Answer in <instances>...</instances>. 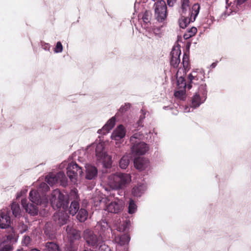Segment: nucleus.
Segmentation results:
<instances>
[{
  "label": "nucleus",
  "instance_id": "f257e3e1",
  "mask_svg": "<svg viewBox=\"0 0 251 251\" xmlns=\"http://www.w3.org/2000/svg\"><path fill=\"white\" fill-rule=\"evenodd\" d=\"M131 181V176L130 174L116 173L108 176L107 183L112 189L120 190L126 187Z\"/></svg>",
  "mask_w": 251,
  "mask_h": 251
},
{
  "label": "nucleus",
  "instance_id": "f03ea898",
  "mask_svg": "<svg viewBox=\"0 0 251 251\" xmlns=\"http://www.w3.org/2000/svg\"><path fill=\"white\" fill-rule=\"evenodd\" d=\"M206 85L204 83L201 84L198 89V91L192 98L190 107L186 106L184 112L186 113L192 111V108H196L203 103L207 98Z\"/></svg>",
  "mask_w": 251,
  "mask_h": 251
},
{
  "label": "nucleus",
  "instance_id": "7ed1b4c3",
  "mask_svg": "<svg viewBox=\"0 0 251 251\" xmlns=\"http://www.w3.org/2000/svg\"><path fill=\"white\" fill-rule=\"evenodd\" d=\"M68 197L62 193L58 189L54 190L51 195L50 201L54 209L62 207L65 209L68 204Z\"/></svg>",
  "mask_w": 251,
  "mask_h": 251
},
{
  "label": "nucleus",
  "instance_id": "20e7f679",
  "mask_svg": "<svg viewBox=\"0 0 251 251\" xmlns=\"http://www.w3.org/2000/svg\"><path fill=\"white\" fill-rule=\"evenodd\" d=\"M100 202L104 204L105 210L115 214L121 212L124 205V201L118 199H115L114 201H111L109 198H104L100 200Z\"/></svg>",
  "mask_w": 251,
  "mask_h": 251
},
{
  "label": "nucleus",
  "instance_id": "39448f33",
  "mask_svg": "<svg viewBox=\"0 0 251 251\" xmlns=\"http://www.w3.org/2000/svg\"><path fill=\"white\" fill-rule=\"evenodd\" d=\"M200 5L198 3L194 4L191 9V11L188 14L182 15L179 20V26L182 28H185L190 22H193L199 13Z\"/></svg>",
  "mask_w": 251,
  "mask_h": 251
},
{
  "label": "nucleus",
  "instance_id": "423d86ee",
  "mask_svg": "<svg viewBox=\"0 0 251 251\" xmlns=\"http://www.w3.org/2000/svg\"><path fill=\"white\" fill-rule=\"evenodd\" d=\"M155 17L156 20L160 22H163L167 18V6L165 1L160 0L156 1L154 4Z\"/></svg>",
  "mask_w": 251,
  "mask_h": 251
},
{
  "label": "nucleus",
  "instance_id": "0eeeda50",
  "mask_svg": "<svg viewBox=\"0 0 251 251\" xmlns=\"http://www.w3.org/2000/svg\"><path fill=\"white\" fill-rule=\"evenodd\" d=\"M67 170L68 176L74 184L76 182L78 176H81L83 175V171L81 167H79L75 162H71L69 164Z\"/></svg>",
  "mask_w": 251,
  "mask_h": 251
},
{
  "label": "nucleus",
  "instance_id": "6e6552de",
  "mask_svg": "<svg viewBox=\"0 0 251 251\" xmlns=\"http://www.w3.org/2000/svg\"><path fill=\"white\" fill-rule=\"evenodd\" d=\"M205 73L202 69H196L188 75V81L191 84H198L204 81Z\"/></svg>",
  "mask_w": 251,
  "mask_h": 251
},
{
  "label": "nucleus",
  "instance_id": "1a4fd4ad",
  "mask_svg": "<svg viewBox=\"0 0 251 251\" xmlns=\"http://www.w3.org/2000/svg\"><path fill=\"white\" fill-rule=\"evenodd\" d=\"M83 237L87 243L94 249H97L100 243L97 236L94 234L92 230L89 229L84 230Z\"/></svg>",
  "mask_w": 251,
  "mask_h": 251
},
{
  "label": "nucleus",
  "instance_id": "9d476101",
  "mask_svg": "<svg viewBox=\"0 0 251 251\" xmlns=\"http://www.w3.org/2000/svg\"><path fill=\"white\" fill-rule=\"evenodd\" d=\"M131 148L132 153L136 155L145 154L149 150L148 145L143 142H137L136 143H131Z\"/></svg>",
  "mask_w": 251,
  "mask_h": 251
},
{
  "label": "nucleus",
  "instance_id": "9b49d317",
  "mask_svg": "<svg viewBox=\"0 0 251 251\" xmlns=\"http://www.w3.org/2000/svg\"><path fill=\"white\" fill-rule=\"evenodd\" d=\"M10 211L7 209L0 210V228L5 229L10 226L11 220L9 216Z\"/></svg>",
  "mask_w": 251,
  "mask_h": 251
},
{
  "label": "nucleus",
  "instance_id": "f8f14e48",
  "mask_svg": "<svg viewBox=\"0 0 251 251\" xmlns=\"http://www.w3.org/2000/svg\"><path fill=\"white\" fill-rule=\"evenodd\" d=\"M181 50L180 46L174 47L171 52L170 64L174 68H177L180 62V55Z\"/></svg>",
  "mask_w": 251,
  "mask_h": 251
},
{
  "label": "nucleus",
  "instance_id": "ddd939ff",
  "mask_svg": "<svg viewBox=\"0 0 251 251\" xmlns=\"http://www.w3.org/2000/svg\"><path fill=\"white\" fill-rule=\"evenodd\" d=\"M29 200L32 203L36 205L44 204L46 205L48 201L47 197L41 198L39 192L33 190L29 193Z\"/></svg>",
  "mask_w": 251,
  "mask_h": 251
},
{
  "label": "nucleus",
  "instance_id": "4468645a",
  "mask_svg": "<svg viewBox=\"0 0 251 251\" xmlns=\"http://www.w3.org/2000/svg\"><path fill=\"white\" fill-rule=\"evenodd\" d=\"M104 145L102 143H93L87 148V151L90 153L92 152H95L97 159L99 158L103 153L106 152L104 151Z\"/></svg>",
  "mask_w": 251,
  "mask_h": 251
},
{
  "label": "nucleus",
  "instance_id": "2eb2a0df",
  "mask_svg": "<svg viewBox=\"0 0 251 251\" xmlns=\"http://www.w3.org/2000/svg\"><path fill=\"white\" fill-rule=\"evenodd\" d=\"M134 165L137 170L141 171L149 168L150 162L147 158L139 157L134 159Z\"/></svg>",
  "mask_w": 251,
  "mask_h": 251
},
{
  "label": "nucleus",
  "instance_id": "dca6fc26",
  "mask_svg": "<svg viewBox=\"0 0 251 251\" xmlns=\"http://www.w3.org/2000/svg\"><path fill=\"white\" fill-rule=\"evenodd\" d=\"M69 217L68 214L64 211H58L53 216L54 221L60 226L65 224Z\"/></svg>",
  "mask_w": 251,
  "mask_h": 251
},
{
  "label": "nucleus",
  "instance_id": "f3484780",
  "mask_svg": "<svg viewBox=\"0 0 251 251\" xmlns=\"http://www.w3.org/2000/svg\"><path fill=\"white\" fill-rule=\"evenodd\" d=\"M13 237V234L5 236L0 239V251H12V247L7 241H10Z\"/></svg>",
  "mask_w": 251,
  "mask_h": 251
},
{
  "label": "nucleus",
  "instance_id": "a211bd4d",
  "mask_svg": "<svg viewBox=\"0 0 251 251\" xmlns=\"http://www.w3.org/2000/svg\"><path fill=\"white\" fill-rule=\"evenodd\" d=\"M21 203L23 207L27 213L32 216L37 215L38 209L36 204L29 203L27 200L25 199L22 200Z\"/></svg>",
  "mask_w": 251,
  "mask_h": 251
},
{
  "label": "nucleus",
  "instance_id": "6ab92c4d",
  "mask_svg": "<svg viewBox=\"0 0 251 251\" xmlns=\"http://www.w3.org/2000/svg\"><path fill=\"white\" fill-rule=\"evenodd\" d=\"M85 167V178L87 179L91 180L95 179L97 176L98 169L95 166L90 164H86Z\"/></svg>",
  "mask_w": 251,
  "mask_h": 251
},
{
  "label": "nucleus",
  "instance_id": "aec40b11",
  "mask_svg": "<svg viewBox=\"0 0 251 251\" xmlns=\"http://www.w3.org/2000/svg\"><path fill=\"white\" fill-rule=\"evenodd\" d=\"M125 127L123 125H120L113 131L111 135V138L112 140L118 141L122 139L125 136Z\"/></svg>",
  "mask_w": 251,
  "mask_h": 251
},
{
  "label": "nucleus",
  "instance_id": "412c9836",
  "mask_svg": "<svg viewBox=\"0 0 251 251\" xmlns=\"http://www.w3.org/2000/svg\"><path fill=\"white\" fill-rule=\"evenodd\" d=\"M66 230L69 237L70 238L71 242H72L74 240H78L80 239V232L73 228V225L72 224H69L67 226Z\"/></svg>",
  "mask_w": 251,
  "mask_h": 251
},
{
  "label": "nucleus",
  "instance_id": "4be33fe9",
  "mask_svg": "<svg viewBox=\"0 0 251 251\" xmlns=\"http://www.w3.org/2000/svg\"><path fill=\"white\" fill-rule=\"evenodd\" d=\"M115 117H112L107 122L101 129L98 130V133L103 134L108 133L115 126Z\"/></svg>",
  "mask_w": 251,
  "mask_h": 251
},
{
  "label": "nucleus",
  "instance_id": "5701e85b",
  "mask_svg": "<svg viewBox=\"0 0 251 251\" xmlns=\"http://www.w3.org/2000/svg\"><path fill=\"white\" fill-rule=\"evenodd\" d=\"M147 186L145 184H137L132 190V194L134 197H140L146 191Z\"/></svg>",
  "mask_w": 251,
  "mask_h": 251
},
{
  "label": "nucleus",
  "instance_id": "b1692460",
  "mask_svg": "<svg viewBox=\"0 0 251 251\" xmlns=\"http://www.w3.org/2000/svg\"><path fill=\"white\" fill-rule=\"evenodd\" d=\"M130 240V236L127 234H124L115 238V241L120 246L128 244Z\"/></svg>",
  "mask_w": 251,
  "mask_h": 251
},
{
  "label": "nucleus",
  "instance_id": "393cba45",
  "mask_svg": "<svg viewBox=\"0 0 251 251\" xmlns=\"http://www.w3.org/2000/svg\"><path fill=\"white\" fill-rule=\"evenodd\" d=\"M226 10L222 15V17L225 18L227 16L230 15L232 12H236L238 10V8L236 6H234V5L230 6V4H228V0H226Z\"/></svg>",
  "mask_w": 251,
  "mask_h": 251
},
{
  "label": "nucleus",
  "instance_id": "a878e982",
  "mask_svg": "<svg viewBox=\"0 0 251 251\" xmlns=\"http://www.w3.org/2000/svg\"><path fill=\"white\" fill-rule=\"evenodd\" d=\"M97 159L101 161L103 165L107 167L110 166L112 163V157L107 154L106 152L103 153V154Z\"/></svg>",
  "mask_w": 251,
  "mask_h": 251
},
{
  "label": "nucleus",
  "instance_id": "bb28decb",
  "mask_svg": "<svg viewBox=\"0 0 251 251\" xmlns=\"http://www.w3.org/2000/svg\"><path fill=\"white\" fill-rule=\"evenodd\" d=\"M96 228V229L100 230V234H103L108 229L109 226L105 220H101L97 223Z\"/></svg>",
  "mask_w": 251,
  "mask_h": 251
},
{
  "label": "nucleus",
  "instance_id": "cd10ccee",
  "mask_svg": "<svg viewBox=\"0 0 251 251\" xmlns=\"http://www.w3.org/2000/svg\"><path fill=\"white\" fill-rule=\"evenodd\" d=\"M181 15H186L191 12V9H190L189 0H181Z\"/></svg>",
  "mask_w": 251,
  "mask_h": 251
},
{
  "label": "nucleus",
  "instance_id": "c85d7f7f",
  "mask_svg": "<svg viewBox=\"0 0 251 251\" xmlns=\"http://www.w3.org/2000/svg\"><path fill=\"white\" fill-rule=\"evenodd\" d=\"M11 209L13 215L15 217H20L21 214V209L18 203L15 201L13 202L11 204Z\"/></svg>",
  "mask_w": 251,
  "mask_h": 251
},
{
  "label": "nucleus",
  "instance_id": "c756f323",
  "mask_svg": "<svg viewBox=\"0 0 251 251\" xmlns=\"http://www.w3.org/2000/svg\"><path fill=\"white\" fill-rule=\"evenodd\" d=\"M177 83L179 88L184 89L187 88L188 89H190L192 87V85L190 82H189L188 84H186L185 79L182 76L177 78Z\"/></svg>",
  "mask_w": 251,
  "mask_h": 251
},
{
  "label": "nucleus",
  "instance_id": "7c9ffc66",
  "mask_svg": "<svg viewBox=\"0 0 251 251\" xmlns=\"http://www.w3.org/2000/svg\"><path fill=\"white\" fill-rule=\"evenodd\" d=\"M130 156L129 155H125L119 162V166L122 169H126L129 165Z\"/></svg>",
  "mask_w": 251,
  "mask_h": 251
},
{
  "label": "nucleus",
  "instance_id": "2f4dec72",
  "mask_svg": "<svg viewBox=\"0 0 251 251\" xmlns=\"http://www.w3.org/2000/svg\"><path fill=\"white\" fill-rule=\"evenodd\" d=\"M87 211L83 208H81L78 211L76 218L80 222H84L85 221L88 217Z\"/></svg>",
  "mask_w": 251,
  "mask_h": 251
},
{
  "label": "nucleus",
  "instance_id": "473e14b6",
  "mask_svg": "<svg viewBox=\"0 0 251 251\" xmlns=\"http://www.w3.org/2000/svg\"><path fill=\"white\" fill-rule=\"evenodd\" d=\"M79 208V204L78 202L76 200L73 201H72L69 208L70 214L73 216L75 215L78 211Z\"/></svg>",
  "mask_w": 251,
  "mask_h": 251
},
{
  "label": "nucleus",
  "instance_id": "72a5a7b5",
  "mask_svg": "<svg viewBox=\"0 0 251 251\" xmlns=\"http://www.w3.org/2000/svg\"><path fill=\"white\" fill-rule=\"evenodd\" d=\"M58 182L60 184L65 186L67 185V179L65 174L62 172H59L56 174Z\"/></svg>",
  "mask_w": 251,
  "mask_h": 251
},
{
  "label": "nucleus",
  "instance_id": "f704fd0d",
  "mask_svg": "<svg viewBox=\"0 0 251 251\" xmlns=\"http://www.w3.org/2000/svg\"><path fill=\"white\" fill-rule=\"evenodd\" d=\"M44 251H60L57 244L54 242H47Z\"/></svg>",
  "mask_w": 251,
  "mask_h": 251
},
{
  "label": "nucleus",
  "instance_id": "c9c22d12",
  "mask_svg": "<svg viewBox=\"0 0 251 251\" xmlns=\"http://www.w3.org/2000/svg\"><path fill=\"white\" fill-rule=\"evenodd\" d=\"M144 137V134L141 132H137L133 134L130 137V142L131 143H136Z\"/></svg>",
  "mask_w": 251,
  "mask_h": 251
},
{
  "label": "nucleus",
  "instance_id": "e433bc0d",
  "mask_svg": "<svg viewBox=\"0 0 251 251\" xmlns=\"http://www.w3.org/2000/svg\"><path fill=\"white\" fill-rule=\"evenodd\" d=\"M46 181L50 186H52L55 183L58 182L56 174L53 173L49 174L46 176Z\"/></svg>",
  "mask_w": 251,
  "mask_h": 251
},
{
  "label": "nucleus",
  "instance_id": "4c0bfd02",
  "mask_svg": "<svg viewBox=\"0 0 251 251\" xmlns=\"http://www.w3.org/2000/svg\"><path fill=\"white\" fill-rule=\"evenodd\" d=\"M197 32V29L195 27H192L190 29H188L183 35L185 39H188L191 37L194 36Z\"/></svg>",
  "mask_w": 251,
  "mask_h": 251
},
{
  "label": "nucleus",
  "instance_id": "58836bf2",
  "mask_svg": "<svg viewBox=\"0 0 251 251\" xmlns=\"http://www.w3.org/2000/svg\"><path fill=\"white\" fill-rule=\"evenodd\" d=\"M137 210V205L135 203L134 201L132 200H130L129 206H128V212L130 214H132L136 211Z\"/></svg>",
  "mask_w": 251,
  "mask_h": 251
},
{
  "label": "nucleus",
  "instance_id": "ea45409f",
  "mask_svg": "<svg viewBox=\"0 0 251 251\" xmlns=\"http://www.w3.org/2000/svg\"><path fill=\"white\" fill-rule=\"evenodd\" d=\"M151 18V12L146 11L142 16L143 22L146 24H148L150 22Z\"/></svg>",
  "mask_w": 251,
  "mask_h": 251
},
{
  "label": "nucleus",
  "instance_id": "a19ab883",
  "mask_svg": "<svg viewBox=\"0 0 251 251\" xmlns=\"http://www.w3.org/2000/svg\"><path fill=\"white\" fill-rule=\"evenodd\" d=\"M185 92L184 89L177 91L175 92L174 95L176 98L179 99L181 100H184L185 98Z\"/></svg>",
  "mask_w": 251,
  "mask_h": 251
},
{
  "label": "nucleus",
  "instance_id": "79ce46f5",
  "mask_svg": "<svg viewBox=\"0 0 251 251\" xmlns=\"http://www.w3.org/2000/svg\"><path fill=\"white\" fill-rule=\"evenodd\" d=\"M182 64L185 70L189 69V57L186 53L183 54Z\"/></svg>",
  "mask_w": 251,
  "mask_h": 251
},
{
  "label": "nucleus",
  "instance_id": "37998d69",
  "mask_svg": "<svg viewBox=\"0 0 251 251\" xmlns=\"http://www.w3.org/2000/svg\"><path fill=\"white\" fill-rule=\"evenodd\" d=\"M129 221H126L121 225V226H119V227H118L117 229L120 232H124L129 227Z\"/></svg>",
  "mask_w": 251,
  "mask_h": 251
},
{
  "label": "nucleus",
  "instance_id": "c03bdc74",
  "mask_svg": "<svg viewBox=\"0 0 251 251\" xmlns=\"http://www.w3.org/2000/svg\"><path fill=\"white\" fill-rule=\"evenodd\" d=\"M162 26H154L152 28V31L155 35L160 37L162 33Z\"/></svg>",
  "mask_w": 251,
  "mask_h": 251
},
{
  "label": "nucleus",
  "instance_id": "a18cd8bd",
  "mask_svg": "<svg viewBox=\"0 0 251 251\" xmlns=\"http://www.w3.org/2000/svg\"><path fill=\"white\" fill-rule=\"evenodd\" d=\"M130 105L129 103H126L124 105L122 106L119 110V112L116 114V116L119 114V113L122 114L126 112L128 109H129Z\"/></svg>",
  "mask_w": 251,
  "mask_h": 251
},
{
  "label": "nucleus",
  "instance_id": "49530a36",
  "mask_svg": "<svg viewBox=\"0 0 251 251\" xmlns=\"http://www.w3.org/2000/svg\"><path fill=\"white\" fill-rule=\"evenodd\" d=\"M97 249V251H110V248L102 243H100Z\"/></svg>",
  "mask_w": 251,
  "mask_h": 251
},
{
  "label": "nucleus",
  "instance_id": "de8ad7c7",
  "mask_svg": "<svg viewBox=\"0 0 251 251\" xmlns=\"http://www.w3.org/2000/svg\"><path fill=\"white\" fill-rule=\"evenodd\" d=\"M141 112L142 113V115L140 116L139 120L137 123L136 125H137L138 126L143 127V125H142V121L145 118L146 112L143 109L141 110Z\"/></svg>",
  "mask_w": 251,
  "mask_h": 251
},
{
  "label": "nucleus",
  "instance_id": "09e8293b",
  "mask_svg": "<svg viewBox=\"0 0 251 251\" xmlns=\"http://www.w3.org/2000/svg\"><path fill=\"white\" fill-rule=\"evenodd\" d=\"M63 50V46L60 42H57L54 49L55 53H60Z\"/></svg>",
  "mask_w": 251,
  "mask_h": 251
},
{
  "label": "nucleus",
  "instance_id": "8fccbe9b",
  "mask_svg": "<svg viewBox=\"0 0 251 251\" xmlns=\"http://www.w3.org/2000/svg\"><path fill=\"white\" fill-rule=\"evenodd\" d=\"M39 188L45 192L48 191L50 189L48 185L45 182L41 183L39 185Z\"/></svg>",
  "mask_w": 251,
  "mask_h": 251
},
{
  "label": "nucleus",
  "instance_id": "3c124183",
  "mask_svg": "<svg viewBox=\"0 0 251 251\" xmlns=\"http://www.w3.org/2000/svg\"><path fill=\"white\" fill-rule=\"evenodd\" d=\"M19 228L20 232L21 233H23L25 232L27 230L28 227L26 225L22 223V224H20Z\"/></svg>",
  "mask_w": 251,
  "mask_h": 251
},
{
  "label": "nucleus",
  "instance_id": "603ef678",
  "mask_svg": "<svg viewBox=\"0 0 251 251\" xmlns=\"http://www.w3.org/2000/svg\"><path fill=\"white\" fill-rule=\"evenodd\" d=\"M30 242V238L29 236H25L23 240V244L25 246H27Z\"/></svg>",
  "mask_w": 251,
  "mask_h": 251
},
{
  "label": "nucleus",
  "instance_id": "864d4df0",
  "mask_svg": "<svg viewBox=\"0 0 251 251\" xmlns=\"http://www.w3.org/2000/svg\"><path fill=\"white\" fill-rule=\"evenodd\" d=\"M41 46L42 48L45 50H50V45L48 43H41Z\"/></svg>",
  "mask_w": 251,
  "mask_h": 251
},
{
  "label": "nucleus",
  "instance_id": "5fc2aeb1",
  "mask_svg": "<svg viewBox=\"0 0 251 251\" xmlns=\"http://www.w3.org/2000/svg\"><path fill=\"white\" fill-rule=\"evenodd\" d=\"M26 191H27L25 190H23L21 191L20 192H18L16 195L17 199H18V198H20L21 197H22L23 194H25L26 193Z\"/></svg>",
  "mask_w": 251,
  "mask_h": 251
},
{
  "label": "nucleus",
  "instance_id": "6e6d98bb",
  "mask_svg": "<svg viewBox=\"0 0 251 251\" xmlns=\"http://www.w3.org/2000/svg\"><path fill=\"white\" fill-rule=\"evenodd\" d=\"M70 196H74V197H75L74 198H75L76 199H77V195L76 190H72L71 192H70Z\"/></svg>",
  "mask_w": 251,
  "mask_h": 251
},
{
  "label": "nucleus",
  "instance_id": "4d7b16f0",
  "mask_svg": "<svg viewBox=\"0 0 251 251\" xmlns=\"http://www.w3.org/2000/svg\"><path fill=\"white\" fill-rule=\"evenodd\" d=\"M176 2V0H167L168 5L169 6H173Z\"/></svg>",
  "mask_w": 251,
  "mask_h": 251
},
{
  "label": "nucleus",
  "instance_id": "13d9d810",
  "mask_svg": "<svg viewBox=\"0 0 251 251\" xmlns=\"http://www.w3.org/2000/svg\"><path fill=\"white\" fill-rule=\"evenodd\" d=\"M247 0H237V4L240 5L245 2Z\"/></svg>",
  "mask_w": 251,
  "mask_h": 251
},
{
  "label": "nucleus",
  "instance_id": "bf43d9fd",
  "mask_svg": "<svg viewBox=\"0 0 251 251\" xmlns=\"http://www.w3.org/2000/svg\"><path fill=\"white\" fill-rule=\"evenodd\" d=\"M217 62H214L212 64H211V65L210 66V67L212 69H213L215 67H216V66H217Z\"/></svg>",
  "mask_w": 251,
  "mask_h": 251
},
{
  "label": "nucleus",
  "instance_id": "052dcab7",
  "mask_svg": "<svg viewBox=\"0 0 251 251\" xmlns=\"http://www.w3.org/2000/svg\"><path fill=\"white\" fill-rule=\"evenodd\" d=\"M70 251H74L75 250V247H71L70 249H68Z\"/></svg>",
  "mask_w": 251,
  "mask_h": 251
},
{
  "label": "nucleus",
  "instance_id": "680f3d73",
  "mask_svg": "<svg viewBox=\"0 0 251 251\" xmlns=\"http://www.w3.org/2000/svg\"><path fill=\"white\" fill-rule=\"evenodd\" d=\"M30 251H39L36 249H33L31 250Z\"/></svg>",
  "mask_w": 251,
  "mask_h": 251
},
{
  "label": "nucleus",
  "instance_id": "e2e57ef3",
  "mask_svg": "<svg viewBox=\"0 0 251 251\" xmlns=\"http://www.w3.org/2000/svg\"><path fill=\"white\" fill-rule=\"evenodd\" d=\"M17 251H24L23 249H18Z\"/></svg>",
  "mask_w": 251,
  "mask_h": 251
},
{
  "label": "nucleus",
  "instance_id": "0e129e2a",
  "mask_svg": "<svg viewBox=\"0 0 251 251\" xmlns=\"http://www.w3.org/2000/svg\"><path fill=\"white\" fill-rule=\"evenodd\" d=\"M64 166V164H61V165H60V168H62V166Z\"/></svg>",
  "mask_w": 251,
  "mask_h": 251
},
{
  "label": "nucleus",
  "instance_id": "69168bd1",
  "mask_svg": "<svg viewBox=\"0 0 251 251\" xmlns=\"http://www.w3.org/2000/svg\"><path fill=\"white\" fill-rule=\"evenodd\" d=\"M84 251H92L91 250H85Z\"/></svg>",
  "mask_w": 251,
  "mask_h": 251
}]
</instances>
